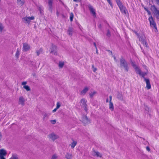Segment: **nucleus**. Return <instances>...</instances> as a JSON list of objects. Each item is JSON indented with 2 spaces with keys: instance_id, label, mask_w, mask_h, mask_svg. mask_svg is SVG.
<instances>
[{
  "instance_id": "16",
  "label": "nucleus",
  "mask_w": 159,
  "mask_h": 159,
  "mask_svg": "<svg viewBox=\"0 0 159 159\" xmlns=\"http://www.w3.org/2000/svg\"><path fill=\"white\" fill-rule=\"evenodd\" d=\"M153 13L157 18H159V11L155 8H154Z\"/></svg>"
},
{
  "instance_id": "29",
  "label": "nucleus",
  "mask_w": 159,
  "mask_h": 159,
  "mask_svg": "<svg viewBox=\"0 0 159 159\" xmlns=\"http://www.w3.org/2000/svg\"><path fill=\"white\" fill-rule=\"evenodd\" d=\"M64 65V63L63 62L60 61L59 63L58 66L60 68H62Z\"/></svg>"
},
{
  "instance_id": "20",
  "label": "nucleus",
  "mask_w": 159,
  "mask_h": 159,
  "mask_svg": "<svg viewBox=\"0 0 159 159\" xmlns=\"http://www.w3.org/2000/svg\"><path fill=\"white\" fill-rule=\"evenodd\" d=\"M77 142L76 141L73 140L72 142L70 144L71 148H73L75 147L76 145Z\"/></svg>"
},
{
  "instance_id": "34",
  "label": "nucleus",
  "mask_w": 159,
  "mask_h": 159,
  "mask_svg": "<svg viewBox=\"0 0 159 159\" xmlns=\"http://www.w3.org/2000/svg\"><path fill=\"white\" fill-rule=\"evenodd\" d=\"M50 122L52 124H55L56 123V120H50Z\"/></svg>"
},
{
  "instance_id": "37",
  "label": "nucleus",
  "mask_w": 159,
  "mask_h": 159,
  "mask_svg": "<svg viewBox=\"0 0 159 159\" xmlns=\"http://www.w3.org/2000/svg\"><path fill=\"white\" fill-rule=\"evenodd\" d=\"M27 82H26L24 81V82H23L21 83V84L22 85H23L24 86H26V84H27Z\"/></svg>"
},
{
  "instance_id": "15",
  "label": "nucleus",
  "mask_w": 159,
  "mask_h": 159,
  "mask_svg": "<svg viewBox=\"0 0 159 159\" xmlns=\"http://www.w3.org/2000/svg\"><path fill=\"white\" fill-rule=\"evenodd\" d=\"M81 121L84 124H87L89 122V120L86 116H84L83 117Z\"/></svg>"
},
{
  "instance_id": "25",
  "label": "nucleus",
  "mask_w": 159,
  "mask_h": 159,
  "mask_svg": "<svg viewBox=\"0 0 159 159\" xmlns=\"http://www.w3.org/2000/svg\"><path fill=\"white\" fill-rule=\"evenodd\" d=\"M10 159H18L17 156L16 154H13Z\"/></svg>"
},
{
  "instance_id": "5",
  "label": "nucleus",
  "mask_w": 159,
  "mask_h": 159,
  "mask_svg": "<svg viewBox=\"0 0 159 159\" xmlns=\"http://www.w3.org/2000/svg\"><path fill=\"white\" fill-rule=\"evenodd\" d=\"M48 137L53 141H54L59 138V136L54 133H52L48 136Z\"/></svg>"
},
{
  "instance_id": "3",
  "label": "nucleus",
  "mask_w": 159,
  "mask_h": 159,
  "mask_svg": "<svg viewBox=\"0 0 159 159\" xmlns=\"http://www.w3.org/2000/svg\"><path fill=\"white\" fill-rule=\"evenodd\" d=\"M34 17L33 16L31 17H25L22 18V20L23 22L25 23L29 24L31 20H33L34 19Z\"/></svg>"
},
{
  "instance_id": "9",
  "label": "nucleus",
  "mask_w": 159,
  "mask_h": 159,
  "mask_svg": "<svg viewBox=\"0 0 159 159\" xmlns=\"http://www.w3.org/2000/svg\"><path fill=\"white\" fill-rule=\"evenodd\" d=\"M109 98V109L111 111H113L114 110V107L113 103L111 102L112 100V96H110Z\"/></svg>"
},
{
  "instance_id": "41",
  "label": "nucleus",
  "mask_w": 159,
  "mask_h": 159,
  "mask_svg": "<svg viewBox=\"0 0 159 159\" xmlns=\"http://www.w3.org/2000/svg\"><path fill=\"white\" fill-rule=\"evenodd\" d=\"M94 46L96 48V53L97 54L98 53V49H97V47H96V44L95 43H94Z\"/></svg>"
},
{
  "instance_id": "11",
  "label": "nucleus",
  "mask_w": 159,
  "mask_h": 159,
  "mask_svg": "<svg viewBox=\"0 0 159 159\" xmlns=\"http://www.w3.org/2000/svg\"><path fill=\"white\" fill-rule=\"evenodd\" d=\"M30 45L26 43H24L23 44V50L25 52H27L30 49Z\"/></svg>"
},
{
  "instance_id": "23",
  "label": "nucleus",
  "mask_w": 159,
  "mask_h": 159,
  "mask_svg": "<svg viewBox=\"0 0 159 159\" xmlns=\"http://www.w3.org/2000/svg\"><path fill=\"white\" fill-rule=\"evenodd\" d=\"M97 92L95 91L91 92L89 93V95L91 98H92L96 94Z\"/></svg>"
},
{
  "instance_id": "43",
  "label": "nucleus",
  "mask_w": 159,
  "mask_h": 159,
  "mask_svg": "<svg viewBox=\"0 0 159 159\" xmlns=\"http://www.w3.org/2000/svg\"><path fill=\"white\" fill-rule=\"evenodd\" d=\"M2 138V134L0 132V140H1Z\"/></svg>"
},
{
  "instance_id": "36",
  "label": "nucleus",
  "mask_w": 159,
  "mask_h": 159,
  "mask_svg": "<svg viewBox=\"0 0 159 159\" xmlns=\"http://www.w3.org/2000/svg\"><path fill=\"white\" fill-rule=\"evenodd\" d=\"M19 55H20L19 52L18 50L17 51L16 54V57H18Z\"/></svg>"
},
{
  "instance_id": "24",
  "label": "nucleus",
  "mask_w": 159,
  "mask_h": 159,
  "mask_svg": "<svg viewBox=\"0 0 159 159\" xmlns=\"http://www.w3.org/2000/svg\"><path fill=\"white\" fill-rule=\"evenodd\" d=\"M93 154L94 155H96L98 157H101L102 156V154L98 152H94V153Z\"/></svg>"
},
{
  "instance_id": "44",
  "label": "nucleus",
  "mask_w": 159,
  "mask_h": 159,
  "mask_svg": "<svg viewBox=\"0 0 159 159\" xmlns=\"http://www.w3.org/2000/svg\"><path fill=\"white\" fill-rule=\"evenodd\" d=\"M106 102H108V99H106Z\"/></svg>"
},
{
  "instance_id": "1",
  "label": "nucleus",
  "mask_w": 159,
  "mask_h": 159,
  "mask_svg": "<svg viewBox=\"0 0 159 159\" xmlns=\"http://www.w3.org/2000/svg\"><path fill=\"white\" fill-rule=\"evenodd\" d=\"M131 64L134 68L135 69L136 72L139 74L141 76L144 77L146 75L145 72H141L139 68L135 65V63L133 62H132Z\"/></svg>"
},
{
  "instance_id": "6",
  "label": "nucleus",
  "mask_w": 159,
  "mask_h": 159,
  "mask_svg": "<svg viewBox=\"0 0 159 159\" xmlns=\"http://www.w3.org/2000/svg\"><path fill=\"white\" fill-rule=\"evenodd\" d=\"M120 65L121 66H123L126 70H128V67L127 64L125 61L124 59H122L120 60Z\"/></svg>"
},
{
  "instance_id": "47",
  "label": "nucleus",
  "mask_w": 159,
  "mask_h": 159,
  "mask_svg": "<svg viewBox=\"0 0 159 159\" xmlns=\"http://www.w3.org/2000/svg\"><path fill=\"white\" fill-rule=\"evenodd\" d=\"M75 2H77L79 0H73Z\"/></svg>"
},
{
  "instance_id": "22",
  "label": "nucleus",
  "mask_w": 159,
  "mask_h": 159,
  "mask_svg": "<svg viewBox=\"0 0 159 159\" xmlns=\"http://www.w3.org/2000/svg\"><path fill=\"white\" fill-rule=\"evenodd\" d=\"M67 33L69 35L71 36L73 33V30L71 28H69L68 30Z\"/></svg>"
},
{
  "instance_id": "45",
  "label": "nucleus",
  "mask_w": 159,
  "mask_h": 159,
  "mask_svg": "<svg viewBox=\"0 0 159 159\" xmlns=\"http://www.w3.org/2000/svg\"><path fill=\"white\" fill-rule=\"evenodd\" d=\"M157 4H159V0H157Z\"/></svg>"
},
{
  "instance_id": "32",
  "label": "nucleus",
  "mask_w": 159,
  "mask_h": 159,
  "mask_svg": "<svg viewBox=\"0 0 159 159\" xmlns=\"http://www.w3.org/2000/svg\"><path fill=\"white\" fill-rule=\"evenodd\" d=\"M61 103L60 102H58L57 103V109H58L61 106Z\"/></svg>"
},
{
  "instance_id": "31",
  "label": "nucleus",
  "mask_w": 159,
  "mask_h": 159,
  "mask_svg": "<svg viewBox=\"0 0 159 159\" xmlns=\"http://www.w3.org/2000/svg\"><path fill=\"white\" fill-rule=\"evenodd\" d=\"M73 16L74 15L72 13H70V20L71 21H72L73 20Z\"/></svg>"
},
{
  "instance_id": "13",
  "label": "nucleus",
  "mask_w": 159,
  "mask_h": 159,
  "mask_svg": "<svg viewBox=\"0 0 159 159\" xmlns=\"http://www.w3.org/2000/svg\"><path fill=\"white\" fill-rule=\"evenodd\" d=\"M89 9L91 13L92 14L93 16L94 17H96V14L95 10L92 7H89Z\"/></svg>"
},
{
  "instance_id": "18",
  "label": "nucleus",
  "mask_w": 159,
  "mask_h": 159,
  "mask_svg": "<svg viewBox=\"0 0 159 159\" xmlns=\"http://www.w3.org/2000/svg\"><path fill=\"white\" fill-rule=\"evenodd\" d=\"M17 2L18 5L22 6L25 3V0H17Z\"/></svg>"
},
{
  "instance_id": "17",
  "label": "nucleus",
  "mask_w": 159,
  "mask_h": 159,
  "mask_svg": "<svg viewBox=\"0 0 159 159\" xmlns=\"http://www.w3.org/2000/svg\"><path fill=\"white\" fill-rule=\"evenodd\" d=\"M86 102L87 100L84 99H82L80 101L81 104V105L85 108H86Z\"/></svg>"
},
{
  "instance_id": "19",
  "label": "nucleus",
  "mask_w": 159,
  "mask_h": 159,
  "mask_svg": "<svg viewBox=\"0 0 159 159\" xmlns=\"http://www.w3.org/2000/svg\"><path fill=\"white\" fill-rule=\"evenodd\" d=\"M89 89L87 87H85L83 90L81 91V94H84Z\"/></svg>"
},
{
  "instance_id": "35",
  "label": "nucleus",
  "mask_w": 159,
  "mask_h": 159,
  "mask_svg": "<svg viewBox=\"0 0 159 159\" xmlns=\"http://www.w3.org/2000/svg\"><path fill=\"white\" fill-rule=\"evenodd\" d=\"M57 158V157L56 155H53L52 157V159H56Z\"/></svg>"
},
{
  "instance_id": "26",
  "label": "nucleus",
  "mask_w": 159,
  "mask_h": 159,
  "mask_svg": "<svg viewBox=\"0 0 159 159\" xmlns=\"http://www.w3.org/2000/svg\"><path fill=\"white\" fill-rule=\"evenodd\" d=\"M66 157L67 159H71L72 155L71 154L67 153L66 155Z\"/></svg>"
},
{
  "instance_id": "8",
  "label": "nucleus",
  "mask_w": 159,
  "mask_h": 159,
  "mask_svg": "<svg viewBox=\"0 0 159 159\" xmlns=\"http://www.w3.org/2000/svg\"><path fill=\"white\" fill-rule=\"evenodd\" d=\"M25 100L24 97L20 96L18 100V104L22 106H24L25 104Z\"/></svg>"
},
{
  "instance_id": "40",
  "label": "nucleus",
  "mask_w": 159,
  "mask_h": 159,
  "mask_svg": "<svg viewBox=\"0 0 159 159\" xmlns=\"http://www.w3.org/2000/svg\"><path fill=\"white\" fill-rule=\"evenodd\" d=\"M146 149L148 151V152H149L150 151V148H149V147L148 146H147L146 147Z\"/></svg>"
},
{
  "instance_id": "28",
  "label": "nucleus",
  "mask_w": 159,
  "mask_h": 159,
  "mask_svg": "<svg viewBox=\"0 0 159 159\" xmlns=\"http://www.w3.org/2000/svg\"><path fill=\"white\" fill-rule=\"evenodd\" d=\"M23 88L25 89L27 91H30V89L29 86L28 85H26L23 86Z\"/></svg>"
},
{
  "instance_id": "38",
  "label": "nucleus",
  "mask_w": 159,
  "mask_h": 159,
  "mask_svg": "<svg viewBox=\"0 0 159 159\" xmlns=\"http://www.w3.org/2000/svg\"><path fill=\"white\" fill-rule=\"evenodd\" d=\"M108 2L109 3V4L110 5V6H111V7H112V3H111V2L110 1V0H107Z\"/></svg>"
},
{
  "instance_id": "4",
  "label": "nucleus",
  "mask_w": 159,
  "mask_h": 159,
  "mask_svg": "<svg viewBox=\"0 0 159 159\" xmlns=\"http://www.w3.org/2000/svg\"><path fill=\"white\" fill-rule=\"evenodd\" d=\"M148 20L150 22V26L154 28L155 29V31L157 32V30L156 26V25L155 22L154 21L152 16H151L148 19Z\"/></svg>"
},
{
  "instance_id": "10",
  "label": "nucleus",
  "mask_w": 159,
  "mask_h": 159,
  "mask_svg": "<svg viewBox=\"0 0 159 159\" xmlns=\"http://www.w3.org/2000/svg\"><path fill=\"white\" fill-rule=\"evenodd\" d=\"M145 37L144 36H142L139 38V39L140 41H141L142 43L143 44L144 46H145L146 47H148V45L147 42L145 41Z\"/></svg>"
},
{
  "instance_id": "7",
  "label": "nucleus",
  "mask_w": 159,
  "mask_h": 159,
  "mask_svg": "<svg viewBox=\"0 0 159 159\" xmlns=\"http://www.w3.org/2000/svg\"><path fill=\"white\" fill-rule=\"evenodd\" d=\"M7 154V152L5 150L2 149L0 150V159H6L4 157Z\"/></svg>"
},
{
  "instance_id": "21",
  "label": "nucleus",
  "mask_w": 159,
  "mask_h": 159,
  "mask_svg": "<svg viewBox=\"0 0 159 159\" xmlns=\"http://www.w3.org/2000/svg\"><path fill=\"white\" fill-rule=\"evenodd\" d=\"M52 0H49L48 2V4L49 6V10H52Z\"/></svg>"
},
{
  "instance_id": "48",
  "label": "nucleus",
  "mask_w": 159,
  "mask_h": 159,
  "mask_svg": "<svg viewBox=\"0 0 159 159\" xmlns=\"http://www.w3.org/2000/svg\"><path fill=\"white\" fill-rule=\"evenodd\" d=\"M148 13L149 14H150V12H149V11H148Z\"/></svg>"
},
{
  "instance_id": "27",
  "label": "nucleus",
  "mask_w": 159,
  "mask_h": 159,
  "mask_svg": "<svg viewBox=\"0 0 159 159\" xmlns=\"http://www.w3.org/2000/svg\"><path fill=\"white\" fill-rule=\"evenodd\" d=\"M43 52V49L40 48L38 50H37L36 52L37 55H39L40 54Z\"/></svg>"
},
{
  "instance_id": "30",
  "label": "nucleus",
  "mask_w": 159,
  "mask_h": 159,
  "mask_svg": "<svg viewBox=\"0 0 159 159\" xmlns=\"http://www.w3.org/2000/svg\"><path fill=\"white\" fill-rule=\"evenodd\" d=\"M4 29V27L2 24L0 23V33L2 32Z\"/></svg>"
},
{
  "instance_id": "46",
  "label": "nucleus",
  "mask_w": 159,
  "mask_h": 159,
  "mask_svg": "<svg viewBox=\"0 0 159 159\" xmlns=\"http://www.w3.org/2000/svg\"><path fill=\"white\" fill-rule=\"evenodd\" d=\"M114 59L115 60V61H116V59L115 57H114Z\"/></svg>"
},
{
  "instance_id": "39",
  "label": "nucleus",
  "mask_w": 159,
  "mask_h": 159,
  "mask_svg": "<svg viewBox=\"0 0 159 159\" xmlns=\"http://www.w3.org/2000/svg\"><path fill=\"white\" fill-rule=\"evenodd\" d=\"M92 67L93 68V72H95L97 70V69L94 67L93 66H92Z\"/></svg>"
},
{
  "instance_id": "2",
  "label": "nucleus",
  "mask_w": 159,
  "mask_h": 159,
  "mask_svg": "<svg viewBox=\"0 0 159 159\" xmlns=\"http://www.w3.org/2000/svg\"><path fill=\"white\" fill-rule=\"evenodd\" d=\"M117 3L118 6L121 12L125 14H126L127 12V10L126 8L124 7L122 5L121 3L119 0L117 1Z\"/></svg>"
},
{
  "instance_id": "42",
  "label": "nucleus",
  "mask_w": 159,
  "mask_h": 159,
  "mask_svg": "<svg viewBox=\"0 0 159 159\" xmlns=\"http://www.w3.org/2000/svg\"><path fill=\"white\" fill-rule=\"evenodd\" d=\"M57 109V108L56 107L52 111V112H55L57 110V109Z\"/></svg>"
},
{
  "instance_id": "33",
  "label": "nucleus",
  "mask_w": 159,
  "mask_h": 159,
  "mask_svg": "<svg viewBox=\"0 0 159 159\" xmlns=\"http://www.w3.org/2000/svg\"><path fill=\"white\" fill-rule=\"evenodd\" d=\"M48 115L47 114H44L43 117V120H44L46 118L48 117Z\"/></svg>"
},
{
  "instance_id": "14",
  "label": "nucleus",
  "mask_w": 159,
  "mask_h": 159,
  "mask_svg": "<svg viewBox=\"0 0 159 159\" xmlns=\"http://www.w3.org/2000/svg\"><path fill=\"white\" fill-rule=\"evenodd\" d=\"M56 50V47L55 46H52L50 52L55 55H57V53Z\"/></svg>"
},
{
  "instance_id": "12",
  "label": "nucleus",
  "mask_w": 159,
  "mask_h": 159,
  "mask_svg": "<svg viewBox=\"0 0 159 159\" xmlns=\"http://www.w3.org/2000/svg\"><path fill=\"white\" fill-rule=\"evenodd\" d=\"M144 80L145 81L146 84V88L148 89H149L151 88V85L150 83V81L148 79L144 78Z\"/></svg>"
}]
</instances>
